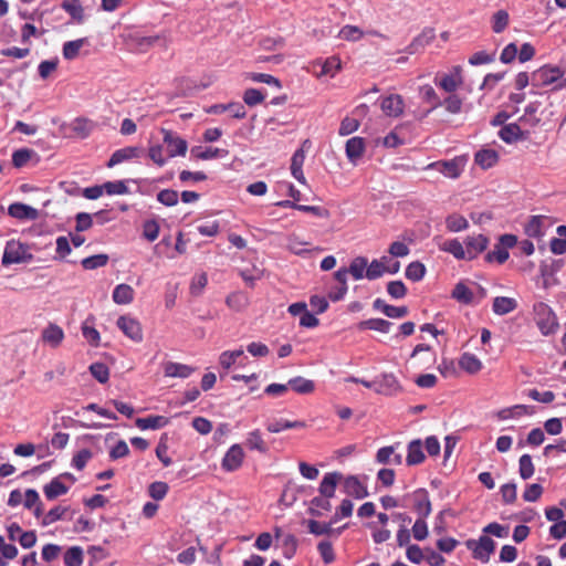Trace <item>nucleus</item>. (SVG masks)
Wrapping results in <instances>:
<instances>
[{"label": "nucleus", "instance_id": "1", "mask_svg": "<svg viewBox=\"0 0 566 566\" xmlns=\"http://www.w3.org/2000/svg\"><path fill=\"white\" fill-rule=\"evenodd\" d=\"M534 321L544 336L555 334L559 327L557 316L549 305L537 302L533 306Z\"/></svg>", "mask_w": 566, "mask_h": 566}, {"label": "nucleus", "instance_id": "2", "mask_svg": "<svg viewBox=\"0 0 566 566\" xmlns=\"http://www.w3.org/2000/svg\"><path fill=\"white\" fill-rule=\"evenodd\" d=\"M364 387L374 389L377 394L389 397L397 396L402 391L401 384L392 373H384L371 382H364Z\"/></svg>", "mask_w": 566, "mask_h": 566}, {"label": "nucleus", "instance_id": "3", "mask_svg": "<svg viewBox=\"0 0 566 566\" xmlns=\"http://www.w3.org/2000/svg\"><path fill=\"white\" fill-rule=\"evenodd\" d=\"M461 72H462L461 66H459V65L453 66L449 73L437 74L434 76L433 82L438 87H440L444 92L452 94L463 83V77H462Z\"/></svg>", "mask_w": 566, "mask_h": 566}, {"label": "nucleus", "instance_id": "4", "mask_svg": "<svg viewBox=\"0 0 566 566\" xmlns=\"http://www.w3.org/2000/svg\"><path fill=\"white\" fill-rule=\"evenodd\" d=\"M465 545L470 551H472L473 557L482 563H488L491 554L495 549L494 541L485 535L481 536L479 541L469 539Z\"/></svg>", "mask_w": 566, "mask_h": 566}, {"label": "nucleus", "instance_id": "5", "mask_svg": "<svg viewBox=\"0 0 566 566\" xmlns=\"http://www.w3.org/2000/svg\"><path fill=\"white\" fill-rule=\"evenodd\" d=\"M464 168V160L460 157H455L450 160H439L427 165L426 169H434L442 174L444 177L455 179L458 178Z\"/></svg>", "mask_w": 566, "mask_h": 566}, {"label": "nucleus", "instance_id": "6", "mask_svg": "<svg viewBox=\"0 0 566 566\" xmlns=\"http://www.w3.org/2000/svg\"><path fill=\"white\" fill-rule=\"evenodd\" d=\"M402 500H410L412 502L413 510L418 516L428 517L431 514V502L426 489H417L416 491L406 494Z\"/></svg>", "mask_w": 566, "mask_h": 566}, {"label": "nucleus", "instance_id": "7", "mask_svg": "<svg viewBox=\"0 0 566 566\" xmlns=\"http://www.w3.org/2000/svg\"><path fill=\"white\" fill-rule=\"evenodd\" d=\"M163 142L167 146L168 157L185 156L188 149L187 142L172 130L161 128Z\"/></svg>", "mask_w": 566, "mask_h": 566}, {"label": "nucleus", "instance_id": "8", "mask_svg": "<svg viewBox=\"0 0 566 566\" xmlns=\"http://www.w3.org/2000/svg\"><path fill=\"white\" fill-rule=\"evenodd\" d=\"M116 325L133 342L140 343L143 340V328L137 318L130 315H122L117 318Z\"/></svg>", "mask_w": 566, "mask_h": 566}, {"label": "nucleus", "instance_id": "9", "mask_svg": "<svg viewBox=\"0 0 566 566\" xmlns=\"http://www.w3.org/2000/svg\"><path fill=\"white\" fill-rule=\"evenodd\" d=\"M382 113L388 117H399L403 114L405 101L399 94H389L379 98Z\"/></svg>", "mask_w": 566, "mask_h": 566}, {"label": "nucleus", "instance_id": "10", "mask_svg": "<svg viewBox=\"0 0 566 566\" xmlns=\"http://www.w3.org/2000/svg\"><path fill=\"white\" fill-rule=\"evenodd\" d=\"M31 255L28 254V249L25 245L18 241H9L4 248L2 263L3 264H14L21 263L25 261L27 258Z\"/></svg>", "mask_w": 566, "mask_h": 566}, {"label": "nucleus", "instance_id": "11", "mask_svg": "<svg viewBox=\"0 0 566 566\" xmlns=\"http://www.w3.org/2000/svg\"><path fill=\"white\" fill-rule=\"evenodd\" d=\"M244 459V452L240 444H233L226 452L221 467L227 472H233L238 470Z\"/></svg>", "mask_w": 566, "mask_h": 566}, {"label": "nucleus", "instance_id": "12", "mask_svg": "<svg viewBox=\"0 0 566 566\" xmlns=\"http://www.w3.org/2000/svg\"><path fill=\"white\" fill-rule=\"evenodd\" d=\"M365 149V139L361 137L355 136L346 142V157L354 166H356L359 159L363 157Z\"/></svg>", "mask_w": 566, "mask_h": 566}, {"label": "nucleus", "instance_id": "13", "mask_svg": "<svg viewBox=\"0 0 566 566\" xmlns=\"http://www.w3.org/2000/svg\"><path fill=\"white\" fill-rule=\"evenodd\" d=\"M465 252L468 260H472L482 253L489 245V239L483 234L470 235L465 239Z\"/></svg>", "mask_w": 566, "mask_h": 566}, {"label": "nucleus", "instance_id": "14", "mask_svg": "<svg viewBox=\"0 0 566 566\" xmlns=\"http://www.w3.org/2000/svg\"><path fill=\"white\" fill-rule=\"evenodd\" d=\"M344 492L355 499H364L368 496L366 484L355 475H348L344 480Z\"/></svg>", "mask_w": 566, "mask_h": 566}, {"label": "nucleus", "instance_id": "15", "mask_svg": "<svg viewBox=\"0 0 566 566\" xmlns=\"http://www.w3.org/2000/svg\"><path fill=\"white\" fill-rule=\"evenodd\" d=\"M343 478L339 472H328L326 473L319 484L318 491L319 494L324 497L331 499L335 495V491L338 482Z\"/></svg>", "mask_w": 566, "mask_h": 566}, {"label": "nucleus", "instance_id": "16", "mask_svg": "<svg viewBox=\"0 0 566 566\" xmlns=\"http://www.w3.org/2000/svg\"><path fill=\"white\" fill-rule=\"evenodd\" d=\"M8 213L10 217L19 220H35L39 217V212L35 208L21 202L10 205Z\"/></svg>", "mask_w": 566, "mask_h": 566}, {"label": "nucleus", "instance_id": "17", "mask_svg": "<svg viewBox=\"0 0 566 566\" xmlns=\"http://www.w3.org/2000/svg\"><path fill=\"white\" fill-rule=\"evenodd\" d=\"M41 337L45 344L50 345L52 348H56L62 344L64 339V332L59 325L50 323L42 331Z\"/></svg>", "mask_w": 566, "mask_h": 566}, {"label": "nucleus", "instance_id": "18", "mask_svg": "<svg viewBox=\"0 0 566 566\" xmlns=\"http://www.w3.org/2000/svg\"><path fill=\"white\" fill-rule=\"evenodd\" d=\"M139 153L140 148L132 146L117 149L108 159L107 167L112 168L123 161L136 158L138 157Z\"/></svg>", "mask_w": 566, "mask_h": 566}, {"label": "nucleus", "instance_id": "19", "mask_svg": "<svg viewBox=\"0 0 566 566\" xmlns=\"http://www.w3.org/2000/svg\"><path fill=\"white\" fill-rule=\"evenodd\" d=\"M517 308V301L513 297L496 296L493 300L492 311L499 316L506 315Z\"/></svg>", "mask_w": 566, "mask_h": 566}, {"label": "nucleus", "instance_id": "20", "mask_svg": "<svg viewBox=\"0 0 566 566\" xmlns=\"http://www.w3.org/2000/svg\"><path fill=\"white\" fill-rule=\"evenodd\" d=\"M193 371V367L174 361H168L164 367L166 377L188 378Z\"/></svg>", "mask_w": 566, "mask_h": 566}, {"label": "nucleus", "instance_id": "21", "mask_svg": "<svg viewBox=\"0 0 566 566\" xmlns=\"http://www.w3.org/2000/svg\"><path fill=\"white\" fill-rule=\"evenodd\" d=\"M474 161L482 169H489L499 161V154L494 149L483 148L475 154Z\"/></svg>", "mask_w": 566, "mask_h": 566}, {"label": "nucleus", "instance_id": "22", "mask_svg": "<svg viewBox=\"0 0 566 566\" xmlns=\"http://www.w3.org/2000/svg\"><path fill=\"white\" fill-rule=\"evenodd\" d=\"M424 453L422 451V442L419 439L412 440L408 444V454L406 462L408 465H417L423 462Z\"/></svg>", "mask_w": 566, "mask_h": 566}, {"label": "nucleus", "instance_id": "23", "mask_svg": "<svg viewBox=\"0 0 566 566\" xmlns=\"http://www.w3.org/2000/svg\"><path fill=\"white\" fill-rule=\"evenodd\" d=\"M168 422L169 420L164 416H149L146 418H137L135 424L140 430H156L166 427Z\"/></svg>", "mask_w": 566, "mask_h": 566}, {"label": "nucleus", "instance_id": "24", "mask_svg": "<svg viewBox=\"0 0 566 566\" xmlns=\"http://www.w3.org/2000/svg\"><path fill=\"white\" fill-rule=\"evenodd\" d=\"M542 85H551L563 76V72L558 67L543 66L535 72Z\"/></svg>", "mask_w": 566, "mask_h": 566}, {"label": "nucleus", "instance_id": "25", "mask_svg": "<svg viewBox=\"0 0 566 566\" xmlns=\"http://www.w3.org/2000/svg\"><path fill=\"white\" fill-rule=\"evenodd\" d=\"M434 39L433 30H424L418 36H416L412 42L406 48V52L409 54H415L419 52V50L423 49Z\"/></svg>", "mask_w": 566, "mask_h": 566}, {"label": "nucleus", "instance_id": "26", "mask_svg": "<svg viewBox=\"0 0 566 566\" xmlns=\"http://www.w3.org/2000/svg\"><path fill=\"white\" fill-rule=\"evenodd\" d=\"M459 366L464 371L473 375L482 369V361L475 355L464 353L459 359Z\"/></svg>", "mask_w": 566, "mask_h": 566}, {"label": "nucleus", "instance_id": "27", "mask_svg": "<svg viewBox=\"0 0 566 566\" xmlns=\"http://www.w3.org/2000/svg\"><path fill=\"white\" fill-rule=\"evenodd\" d=\"M113 301L116 304H129L134 300V290L128 284H118L113 291Z\"/></svg>", "mask_w": 566, "mask_h": 566}, {"label": "nucleus", "instance_id": "28", "mask_svg": "<svg viewBox=\"0 0 566 566\" xmlns=\"http://www.w3.org/2000/svg\"><path fill=\"white\" fill-rule=\"evenodd\" d=\"M43 491L48 500H54L61 495L66 494L69 488L60 480V478H54L43 488Z\"/></svg>", "mask_w": 566, "mask_h": 566}, {"label": "nucleus", "instance_id": "29", "mask_svg": "<svg viewBox=\"0 0 566 566\" xmlns=\"http://www.w3.org/2000/svg\"><path fill=\"white\" fill-rule=\"evenodd\" d=\"M499 136L503 142L512 144L514 142L522 139L523 133L517 124H509L500 129Z\"/></svg>", "mask_w": 566, "mask_h": 566}, {"label": "nucleus", "instance_id": "30", "mask_svg": "<svg viewBox=\"0 0 566 566\" xmlns=\"http://www.w3.org/2000/svg\"><path fill=\"white\" fill-rule=\"evenodd\" d=\"M332 509L329 499L322 495L315 496L310 502L308 513L313 516L321 517L323 512H328Z\"/></svg>", "mask_w": 566, "mask_h": 566}, {"label": "nucleus", "instance_id": "31", "mask_svg": "<svg viewBox=\"0 0 566 566\" xmlns=\"http://www.w3.org/2000/svg\"><path fill=\"white\" fill-rule=\"evenodd\" d=\"M440 249L452 254L458 260L468 259V253L465 252L463 244L458 239H450L444 241Z\"/></svg>", "mask_w": 566, "mask_h": 566}, {"label": "nucleus", "instance_id": "32", "mask_svg": "<svg viewBox=\"0 0 566 566\" xmlns=\"http://www.w3.org/2000/svg\"><path fill=\"white\" fill-rule=\"evenodd\" d=\"M306 424L304 421H290V420H275L266 424V430L272 433H279L286 429H298L304 428Z\"/></svg>", "mask_w": 566, "mask_h": 566}, {"label": "nucleus", "instance_id": "33", "mask_svg": "<svg viewBox=\"0 0 566 566\" xmlns=\"http://www.w3.org/2000/svg\"><path fill=\"white\" fill-rule=\"evenodd\" d=\"M289 386L297 394L307 395L314 391L315 382L301 376L289 380Z\"/></svg>", "mask_w": 566, "mask_h": 566}, {"label": "nucleus", "instance_id": "34", "mask_svg": "<svg viewBox=\"0 0 566 566\" xmlns=\"http://www.w3.org/2000/svg\"><path fill=\"white\" fill-rule=\"evenodd\" d=\"M391 323L389 321L382 318H369L363 321L358 324L359 329H371L380 333H388L391 327Z\"/></svg>", "mask_w": 566, "mask_h": 566}, {"label": "nucleus", "instance_id": "35", "mask_svg": "<svg viewBox=\"0 0 566 566\" xmlns=\"http://www.w3.org/2000/svg\"><path fill=\"white\" fill-rule=\"evenodd\" d=\"M247 447L250 450H256L260 453H266L269 451V448L264 440L262 439V433L259 429H255L248 433Z\"/></svg>", "mask_w": 566, "mask_h": 566}, {"label": "nucleus", "instance_id": "36", "mask_svg": "<svg viewBox=\"0 0 566 566\" xmlns=\"http://www.w3.org/2000/svg\"><path fill=\"white\" fill-rule=\"evenodd\" d=\"M421 98L430 104V111H433L440 106H442V101L438 96L437 92L431 85H422L419 88Z\"/></svg>", "mask_w": 566, "mask_h": 566}, {"label": "nucleus", "instance_id": "37", "mask_svg": "<svg viewBox=\"0 0 566 566\" xmlns=\"http://www.w3.org/2000/svg\"><path fill=\"white\" fill-rule=\"evenodd\" d=\"M18 556V548L13 544H7L4 537L0 535V566H7L8 560Z\"/></svg>", "mask_w": 566, "mask_h": 566}, {"label": "nucleus", "instance_id": "38", "mask_svg": "<svg viewBox=\"0 0 566 566\" xmlns=\"http://www.w3.org/2000/svg\"><path fill=\"white\" fill-rule=\"evenodd\" d=\"M446 227L450 232H460L468 229L469 222L463 216L452 213L447 217Z\"/></svg>", "mask_w": 566, "mask_h": 566}, {"label": "nucleus", "instance_id": "39", "mask_svg": "<svg viewBox=\"0 0 566 566\" xmlns=\"http://www.w3.org/2000/svg\"><path fill=\"white\" fill-rule=\"evenodd\" d=\"M442 106H444L446 111L450 114H460L463 111V98L455 93L449 94V96L442 101Z\"/></svg>", "mask_w": 566, "mask_h": 566}, {"label": "nucleus", "instance_id": "40", "mask_svg": "<svg viewBox=\"0 0 566 566\" xmlns=\"http://www.w3.org/2000/svg\"><path fill=\"white\" fill-rule=\"evenodd\" d=\"M307 528H308V532L315 536H322V535L331 536L335 532V528L332 527V523H321L316 520H308Z\"/></svg>", "mask_w": 566, "mask_h": 566}, {"label": "nucleus", "instance_id": "41", "mask_svg": "<svg viewBox=\"0 0 566 566\" xmlns=\"http://www.w3.org/2000/svg\"><path fill=\"white\" fill-rule=\"evenodd\" d=\"M368 261L365 256H357L352 262L349 268H347L348 274L355 280H361L364 277V272L367 270Z\"/></svg>", "mask_w": 566, "mask_h": 566}, {"label": "nucleus", "instance_id": "42", "mask_svg": "<svg viewBox=\"0 0 566 566\" xmlns=\"http://www.w3.org/2000/svg\"><path fill=\"white\" fill-rule=\"evenodd\" d=\"M85 42V39L65 42L62 50L63 57L65 60H74L78 55L80 50L83 48Z\"/></svg>", "mask_w": 566, "mask_h": 566}, {"label": "nucleus", "instance_id": "43", "mask_svg": "<svg viewBox=\"0 0 566 566\" xmlns=\"http://www.w3.org/2000/svg\"><path fill=\"white\" fill-rule=\"evenodd\" d=\"M452 297L460 303L470 304L473 301L472 291L463 283L455 284L452 291Z\"/></svg>", "mask_w": 566, "mask_h": 566}, {"label": "nucleus", "instance_id": "44", "mask_svg": "<svg viewBox=\"0 0 566 566\" xmlns=\"http://www.w3.org/2000/svg\"><path fill=\"white\" fill-rule=\"evenodd\" d=\"M535 468L530 454H523L518 460V473L523 480H528L533 476Z\"/></svg>", "mask_w": 566, "mask_h": 566}, {"label": "nucleus", "instance_id": "45", "mask_svg": "<svg viewBox=\"0 0 566 566\" xmlns=\"http://www.w3.org/2000/svg\"><path fill=\"white\" fill-rule=\"evenodd\" d=\"M65 566H82L83 564V551L78 546L69 548L64 554Z\"/></svg>", "mask_w": 566, "mask_h": 566}, {"label": "nucleus", "instance_id": "46", "mask_svg": "<svg viewBox=\"0 0 566 566\" xmlns=\"http://www.w3.org/2000/svg\"><path fill=\"white\" fill-rule=\"evenodd\" d=\"M405 274L407 279L418 282L423 279L426 274V266L419 261L411 262L406 268Z\"/></svg>", "mask_w": 566, "mask_h": 566}, {"label": "nucleus", "instance_id": "47", "mask_svg": "<svg viewBox=\"0 0 566 566\" xmlns=\"http://www.w3.org/2000/svg\"><path fill=\"white\" fill-rule=\"evenodd\" d=\"M509 13L505 10L496 11L492 17V30L495 33L503 32L509 24Z\"/></svg>", "mask_w": 566, "mask_h": 566}, {"label": "nucleus", "instance_id": "48", "mask_svg": "<svg viewBox=\"0 0 566 566\" xmlns=\"http://www.w3.org/2000/svg\"><path fill=\"white\" fill-rule=\"evenodd\" d=\"M92 376L101 384H105L109 378V369L103 363H94L90 366Z\"/></svg>", "mask_w": 566, "mask_h": 566}, {"label": "nucleus", "instance_id": "49", "mask_svg": "<svg viewBox=\"0 0 566 566\" xmlns=\"http://www.w3.org/2000/svg\"><path fill=\"white\" fill-rule=\"evenodd\" d=\"M108 262V255L106 254H95L82 260V266L85 270H94L97 268H102L106 265Z\"/></svg>", "mask_w": 566, "mask_h": 566}, {"label": "nucleus", "instance_id": "50", "mask_svg": "<svg viewBox=\"0 0 566 566\" xmlns=\"http://www.w3.org/2000/svg\"><path fill=\"white\" fill-rule=\"evenodd\" d=\"M221 153H223V150H221L219 148H211V147L206 148V149H202L201 147H193L191 149V155L195 158L201 159V160H208V159L220 157Z\"/></svg>", "mask_w": 566, "mask_h": 566}, {"label": "nucleus", "instance_id": "51", "mask_svg": "<svg viewBox=\"0 0 566 566\" xmlns=\"http://www.w3.org/2000/svg\"><path fill=\"white\" fill-rule=\"evenodd\" d=\"M243 355L242 349H235V350H226L220 354L219 363L224 369L231 368V366L237 361L239 357Z\"/></svg>", "mask_w": 566, "mask_h": 566}, {"label": "nucleus", "instance_id": "52", "mask_svg": "<svg viewBox=\"0 0 566 566\" xmlns=\"http://www.w3.org/2000/svg\"><path fill=\"white\" fill-rule=\"evenodd\" d=\"M527 407L524 405H515L510 408H504L497 412V418L500 420H507L511 418H517L521 417L523 413L526 412Z\"/></svg>", "mask_w": 566, "mask_h": 566}, {"label": "nucleus", "instance_id": "53", "mask_svg": "<svg viewBox=\"0 0 566 566\" xmlns=\"http://www.w3.org/2000/svg\"><path fill=\"white\" fill-rule=\"evenodd\" d=\"M159 224L156 220H146L143 224V237L149 241H155L159 235Z\"/></svg>", "mask_w": 566, "mask_h": 566}, {"label": "nucleus", "instance_id": "54", "mask_svg": "<svg viewBox=\"0 0 566 566\" xmlns=\"http://www.w3.org/2000/svg\"><path fill=\"white\" fill-rule=\"evenodd\" d=\"M59 65L57 57L52 60L42 61L38 66L39 76L42 80H46L53 72L56 71Z\"/></svg>", "mask_w": 566, "mask_h": 566}, {"label": "nucleus", "instance_id": "55", "mask_svg": "<svg viewBox=\"0 0 566 566\" xmlns=\"http://www.w3.org/2000/svg\"><path fill=\"white\" fill-rule=\"evenodd\" d=\"M318 553L325 564H331L335 560V553L331 542L322 541L317 545Z\"/></svg>", "mask_w": 566, "mask_h": 566}, {"label": "nucleus", "instance_id": "56", "mask_svg": "<svg viewBox=\"0 0 566 566\" xmlns=\"http://www.w3.org/2000/svg\"><path fill=\"white\" fill-rule=\"evenodd\" d=\"M265 95L258 88H248L243 94V101L249 106H255L263 102Z\"/></svg>", "mask_w": 566, "mask_h": 566}, {"label": "nucleus", "instance_id": "57", "mask_svg": "<svg viewBox=\"0 0 566 566\" xmlns=\"http://www.w3.org/2000/svg\"><path fill=\"white\" fill-rule=\"evenodd\" d=\"M157 200L167 207H172L178 203V192L172 189H164L157 193Z\"/></svg>", "mask_w": 566, "mask_h": 566}, {"label": "nucleus", "instance_id": "58", "mask_svg": "<svg viewBox=\"0 0 566 566\" xmlns=\"http://www.w3.org/2000/svg\"><path fill=\"white\" fill-rule=\"evenodd\" d=\"M386 273V265H382V261L373 260L369 265H367L366 277L368 280H376L382 276Z\"/></svg>", "mask_w": 566, "mask_h": 566}, {"label": "nucleus", "instance_id": "59", "mask_svg": "<svg viewBox=\"0 0 566 566\" xmlns=\"http://www.w3.org/2000/svg\"><path fill=\"white\" fill-rule=\"evenodd\" d=\"M339 38L347 41H358L363 38V31L355 25H345L339 31Z\"/></svg>", "mask_w": 566, "mask_h": 566}, {"label": "nucleus", "instance_id": "60", "mask_svg": "<svg viewBox=\"0 0 566 566\" xmlns=\"http://www.w3.org/2000/svg\"><path fill=\"white\" fill-rule=\"evenodd\" d=\"M168 492V485L165 482H153L148 488V493L150 497H153L156 501L163 500Z\"/></svg>", "mask_w": 566, "mask_h": 566}, {"label": "nucleus", "instance_id": "61", "mask_svg": "<svg viewBox=\"0 0 566 566\" xmlns=\"http://www.w3.org/2000/svg\"><path fill=\"white\" fill-rule=\"evenodd\" d=\"M427 517H418L412 526V535L417 541H423L428 536Z\"/></svg>", "mask_w": 566, "mask_h": 566}, {"label": "nucleus", "instance_id": "62", "mask_svg": "<svg viewBox=\"0 0 566 566\" xmlns=\"http://www.w3.org/2000/svg\"><path fill=\"white\" fill-rule=\"evenodd\" d=\"M543 494V486L538 483L528 484L523 492L526 502H536Z\"/></svg>", "mask_w": 566, "mask_h": 566}, {"label": "nucleus", "instance_id": "63", "mask_svg": "<svg viewBox=\"0 0 566 566\" xmlns=\"http://www.w3.org/2000/svg\"><path fill=\"white\" fill-rule=\"evenodd\" d=\"M92 455L93 454L88 449H82L76 454H74V457L72 459V465L76 470L81 471L85 468L86 463L90 461Z\"/></svg>", "mask_w": 566, "mask_h": 566}, {"label": "nucleus", "instance_id": "64", "mask_svg": "<svg viewBox=\"0 0 566 566\" xmlns=\"http://www.w3.org/2000/svg\"><path fill=\"white\" fill-rule=\"evenodd\" d=\"M387 292L394 298H402L407 294V287L402 281H391L387 284Z\"/></svg>", "mask_w": 566, "mask_h": 566}]
</instances>
